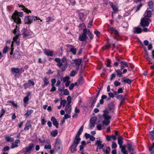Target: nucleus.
<instances>
[{"label":"nucleus","mask_w":154,"mask_h":154,"mask_svg":"<svg viewBox=\"0 0 154 154\" xmlns=\"http://www.w3.org/2000/svg\"><path fill=\"white\" fill-rule=\"evenodd\" d=\"M23 12H18L17 11H16L13 13L12 18L14 20V21L17 24H21V19L18 16L21 17L23 16Z\"/></svg>","instance_id":"1"},{"label":"nucleus","mask_w":154,"mask_h":154,"mask_svg":"<svg viewBox=\"0 0 154 154\" xmlns=\"http://www.w3.org/2000/svg\"><path fill=\"white\" fill-rule=\"evenodd\" d=\"M68 65L67 60L65 57H63L61 60L60 63H57V66L59 67H61L62 66L63 67L61 68V71H64L67 67Z\"/></svg>","instance_id":"2"},{"label":"nucleus","mask_w":154,"mask_h":154,"mask_svg":"<svg viewBox=\"0 0 154 154\" xmlns=\"http://www.w3.org/2000/svg\"><path fill=\"white\" fill-rule=\"evenodd\" d=\"M40 20V21H42V20H41L39 18H38L34 16H26L24 19V21L25 23L28 24H31L33 20L35 21H37V20Z\"/></svg>","instance_id":"3"},{"label":"nucleus","mask_w":154,"mask_h":154,"mask_svg":"<svg viewBox=\"0 0 154 154\" xmlns=\"http://www.w3.org/2000/svg\"><path fill=\"white\" fill-rule=\"evenodd\" d=\"M79 141L77 140L76 139H75L73 141V142L70 146L69 149L70 150V152L73 153L75 151H76L77 150L76 148L79 143Z\"/></svg>","instance_id":"4"},{"label":"nucleus","mask_w":154,"mask_h":154,"mask_svg":"<svg viewBox=\"0 0 154 154\" xmlns=\"http://www.w3.org/2000/svg\"><path fill=\"white\" fill-rule=\"evenodd\" d=\"M150 21L151 20L148 18H143L140 20V25L142 27L148 26Z\"/></svg>","instance_id":"5"},{"label":"nucleus","mask_w":154,"mask_h":154,"mask_svg":"<svg viewBox=\"0 0 154 154\" xmlns=\"http://www.w3.org/2000/svg\"><path fill=\"white\" fill-rule=\"evenodd\" d=\"M34 144L32 143H30L27 147H26L25 150L23 152L24 154H30L32 150L34 149Z\"/></svg>","instance_id":"6"},{"label":"nucleus","mask_w":154,"mask_h":154,"mask_svg":"<svg viewBox=\"0 0 154 154\" xmlns=\"http://www.w3.org/2000/svg\"><path fill=\"white\" fill-rule=\"evenodd\" d=\"M104 118V120L102 122V124L103 125H107L110 122V119H111V116H106L104 115V116H103Z\"/></svg>","instance_id":"7"},{"label":"nucleus","mask_w":154,"mask_h":154,"mask_svg":"<svg viewBox=\"0 0 154 154\" xmlns=\"http://www.w3.org/2000/svg\"><path fill=\"white\" fill-rule=\"evenodd\" d=\"M84 128L83 125H82L80 128L79 130L76 134V135L75 137V139H76L77 141H80L81 138L79 137L80 135L83 131Z\"/></svg>","instance_id":"8"},{"label":"nucleus","mask_w":154,"mask_h":154,"mask_svg":"<svg viewBox=\"0 0 154 154\" xmlns=\"http://www.w3.org/2000/svg\"><path fill=\"white\" fill-rule=\"evenodd\" d=\"M97 117H92L91 119L90 120V124L89 126L90 127V129H92L95 126L96 122L97 120Z\"/></svg>","instance_id":"9"},{"label":"nucleus","mask_w":154,"mask_h":154,"mask_svg":"<svg viewBox=\"0 0 154 154\" xmlns=\"http://www.w3.org/2000/svg\"><path fill=\"white\" fill-rule=\"evenodd\" d=\"M108 110L109 112H113L114 110V105L112 102L109 103L108 104Z\"/></svg>","instance_id":"10"},{"label":"nucleus","mask_w":154,"mask_h":154,"mask_svg":"<svg viewBox=\"0 0 154 154\" xmlns=\"http://www.w3.org/2000/svg\"><path fill=\"white\" fill-rule=\"evenodd\" d=\"M22 34L23 35V38H25L30 35V33L29 31L26 29H24L23 30Z\"/></svg>","instance_id":"11"},{"label":"nucleus","mask_w":154,"mask_h":154,"mask_svg":"<svg viewBox=\"0 0 154 154\" xmlns=\"http://www.w3.org/2000/svg\"><path fill=\"white\" fill-rule=\"evenodd\" d=\"M44 54L47 56H52L53 54V51L45 49L44 50Z\"/></svg>","instance_id":"12"},{"label":"nucleus","mask_w":154,"mask_h":154,"mask_svg":"<svg viewBox=\"0 0 154 154\" xmlns=\"http://www.w3.org/2000/svg\"><path fill=\"white\" fill-rule=\"evenodd\" d=\"M19 36V34H17L16 36L14 37L13 38L14 41L15 42L17 45H19L20 44V39L18 38Z\"/></svg>","instance_id":"13"},{"label":"nucleus","mask_w":154,"mask_h":154,"mask_svg":"<svg viewBox=\"0 0 154 154\" xmlns=\"http://www.w3.org/2000/svg\"><path fill=\"white\" fill-rule=\"evenodd\" d=\"M142 31V29L140 27H135L134 28L133 32L135 33H140Z\"/></svg>","instance_id":"14"},{"label":"nucleus","mask_w":154,"mask_h":154,"mask_svg":"<svg viewBox=\"0 0 154 154\" xmlns=\"http://www.w3.org/2000/svg\"><path fill=\"white\" fill-rule=\"evenodd\" d=\"M30 121L28 120L27 122L26 123L25 125V127L24 128V130L25 131H27L29 129V128L32 126V125L30 124Z\"/></svg>","instance_id":"15"},{"label":"nucleus","mask_w":154,"mask_h":154,"mask_svg":"<svg viewBox=\"0 0 154 154\" xmlns=\"http://www.w3.org/2000/svg\"><path fill=\"white\" fill-rule=\"evenodd\" d=\"M145 14L146 15L144 16L145 17H150L152 14V11L150 10H146L145 11Z\"/></svg>","instance_id":"16"},{"label":"nucleus","mask_w":154,"mask_h":154,"mask_svg":"<svg viewBox=\"0 0 154 154\" xmlns=\"http://www.w3.org/2000/svg\"><path fill=\"white\" fill-rule=\"evenodd\" d=\"M122 81L123 82L127 83L128 84H130L133 82V80L128 78L125 79V78H124L122 79Z\"/></svg>","instance_id":"17"},{"label":"nucleus","mask_w":154,"mask_h":154,"mask_svg":"<svg viewBox=\"0 0 154 154\" xmlns=\"http://www.w3.org/2000/svg\"><path fill=\"white\" fill-rule=\"evenodd\" d=\"M121 69H123L125 67H128V63L126 62L121 61Z\"/></svg>","instance_id":"18"},{"label":"nucleus","mask_w":154,"mask_h":154,"mask_svg":"<svg viewBox=\"0 0 154 154\" xmlns=\"http://www.w3.org/2000/svg\"><path fill=\"white\" fill-rule=\"evenodd\" d=\"M118 143L119 145L120 146V148H121L122 147V144L123 143V138L121 136H119L118 137Z\"/></svg>","instance_id":"19"},{"label":"nucleus","mask_w":154,"mask_h":154,"mask_svg":"<svg viewBox=\"0 0 154 154\" xmlns=\"http://www.w3.org/2000/svg\"><path fill=\"white\" fill-rule=\"evenodd\" d=\"M20 7H22V10H23L25 12H26L27 13H31V11L30 10H28L23 5H20L19 6Z\"/></svg>","instance_id":"20"},{"label":"nucleus","mask_w":154,"mask_h":154,"mask_svg":"<svg viewBox=\"0 0 154 154\" xmlns=\"http://www.w3.org/2000/svg\"><path fill=\"white\" fill-rule=\"evenodd\" d=\"M11 72L15 74H19L20 72V70L18 68H12L11 69Z\"/></svg>","instance_id":"21"},{"label":"nucleus","mask_w":154,"mask_h":154,"mask_svg":"<svg viewBox=\"0 0 154 154\" xmlns=\"http://www.w3.org/2000/svg\"><path fill=\"white\" fill-rule=\"evenodd\" d=\"M147 4L149 8L151 9H152L154 6L153 2L152 0L148 2Z\"/></svg>","instance_id":"22"},{"label":"nucleus","mask_w":154,"mask_h":154,"mask_svg":"<svg viewBox=\"0 0 154 154\" xmlns=\"http://www.w3.org/2000/svg\"><path fill=\"white\" fill-rule=\"evenodd\" d=\"M128 150L129 152H131V151H133V149L132 148V145L131 143H128L127 145Z\"/></svg>","instance_id":"23"},{"label":"nucleus","mask_w":154,"mask_h":154,"mask_svg":"<svg viewBox=\"0 0 154 154\" xmlns=\"http://www.w3.org/2000/svg\"><path fill=\"white\" fill-rule=\"evenodd\" d=\"M19 32V28L16 25L15 28L13 31V32L15 34V36H16L17 34H19V35H20V33Z\"/></svg>","instance_id":"24"},{"label":"nucleus","mask_w":154,"mask_h":154,"mask_svg":"<svg viewBox=\"0 0 154 154\" xmlns=\"http://www.w3.org/2000/svg\"><path fill=\"white\" fill-rule=\"evenodd\" d=\"M115 72L116 73L118 77H122V72L121 71H120V69H115Z\"/></svg>","instance_id":"25"},{"label":"nucleus","mask_w":154,"mask_h":154,"mask_svg":"<svg viewBox=\"0 0 154 154\" xmlns=\"http://www.w3.org/2000/svg\"><path fill=\"white\" fill-rule=\"evenodd\" d=\"M75 64L76 65H78V69L79 67V66L81 65L82 62V60L79 59H77L75 60Z\"/></svg>","instance_id":"26"},{"label":"nucleus","mask_w":154,"mask_h":154,"mask_svg":"<svg viewBox=\"0 0 154 154\" xmlns=\"http://www.w3.org/2000/svg\"><path fill=\"white\" fill-rule=\"evenodd\" d=\"M44 84L46 86H47L49 83V81L48 79H47V77H45L43 79Z\"/></svg>","instance_id":"27"},{"label":"nucleus","mask_w":154,"mask_h":154,"mask_svg":"<svg viewBox=\"0 0 154 154\" xmlns=\"http://www.w3.org/2000/svg\"><path fill=\"white\" fill-rule=\"evenodd\" d=\"M103 151L105 152V154H109L110 152L111 149L109 146H107L106 148V151L104 149H103Z\"/></svg>","instance_id":"28"},{"label":"nucleus","mask_w":154,"mask_h":154,"mask_svg":"<svg viewBox=\"0 0 154 154\" xmlns=\"http://www.w3.org/2000/svg\"><path fill=\"white\" fill-rule=\"evenodd\" d=\"M121 148V152L123 154H128L127 151L125 149V146H123Z\"/></svg>","instance_id":"29"},{"label":"nucleus","mask_w":154,"mask_h":154,"mask_svg":"<svg viewBox=\"0 0 154 154\" xmlns=\"http://www.w3.org/2000/svg\"><path fill=\"white\" fill-rule=\"evenodd\" d=\"M67 106H66L65 107V110L66 112L68 114H69L71 112V107H68Z\"/></svg>","instance_id":"30"},{"label":"nucleus","mask_w":154,"mask_h":154,"mask_svg":"<svg viewBox=\"0 0 154 154\" xmlns=\"http://www.w3.org/2000/svg\"><path fill=\"white\" fill-rule=\"evenodd\" d=\"M86 38L87 37L82 35L79 36V40L81 41H83L86 39Z\"/></svg>","instance_id":"31"},{"label":"nucleus","mask_w":154,"mask_h":154,"mask_svg":"<svg viewBox=\"0 0 154 154\" xmlns=\"http://www.w3.org/2000/svg\"><path fill=\"white\" fill-rule=\"evenodd\" d=\"M33 112V110L32 109H30L29 110H28L26 113L25 114V116L27 117L30 116Z\"/></svg>","instance_id":"32"},{"label":"nucleus","mask_w":154,"mask_h":154,"mask_svg":"<svg viewBox=\"0 0 154 154\" xmlns=\"http://www.w3.org/2000/svg\"><path fill=\"white\" fill-rule=\"evenodd\" d=\"M58 134V131L56 130L54 131H53L51 132V134L53 137H55Z\"/></svg>","instance_id":"33"},{"label":"nucleus","mask_w":154,"mask_h":154,"mask_svg":"<svg viewBox=\"0 0 154 154\" xmlns=\"http://www.w3.org/2000/svg\"><path fill=\"white\" fill-rule=\"evenodd\" d=\"M70 52L72 53L73 54H75L76 52V49L74 48H71L70 49Z\"/></svg>","instance_id":"34"},{"label":"nucleus","mask_w":154,"mask_h":154,"mask_svg":"<svg viewBox=\"0 0 154 154\" xmlns=\"http://www.w3.org/2000/svg\"><path fill=\"white\" fill-rule=\"evenodd\" d=\"M6 139L7 142H12L14 141V139L12 137H6Z\"/></svg>","instance_id":"35"},{"label":"nucleus","mask_w":154,"mask_h":154,"mask_svg":"<svg viewBox=\"0 0 154 154\" xmlns=\"http://www.w3.org/2000/svg\"><path fill=\"white\" fill-rule=\"evenodd\" d=\"M66 103V101L65 100H61V102H60V105L61 106H62V105L63 106V107H64L65 106V104Z\"/></svg>","instance_id":"36"},{"label":"nucleus","mask_w":154,"mask_h":154,"mask_svg":"<svg viewBox=\"0 0 154 154\" xmlns=\"http://www.w3.org/2000/svg\"><path fill=\"white\" fill-rule=\"evenodd\" d=\"M149 134L151 136L150 138L151 139H154V131H151L149 132Z\"/></svg>","instance_id":"37"},{"label":"nucleus","mask_w":154,"mask_h":154,"mask_svg":"<svg viewBox=\"0 0 154 154\" xmlns=\"http://www.w3.org/2000/svg\"><path fill=\"white\" fill-rule=\"evenodd\" d=\"M97 100V99L96 98H94L92 100L91 104L90 107H93L94 106V104L96 103Z\"/></svg>","instance_id":"38"},{"label":"nucleus","mask_w":154,"mask_h":154,"mask_svg":"<svg viewBox=\"0 0 154 154\" xmlns=\"http://www.w3.org/2000/svg\"><path fill=\"white\" fill-rule=\"evenodd\" d=\"M83 78L82 76H81L80 77V78L78 80V82L80 84H81L83 83Z\"/></svg>","instance_id":"39"},{"label":"nucleus","mask_w":154,"mask_h":154,"mask_svg":"<svg viewBox=\"0 0 154 154\" xmlns=\"http://www.w3.org/2000/svg\"><path fill=\"white\" fill-rule=\"evenodd\" d=\"M88 35L90 39H92L93 38V35L91 33L89 29H88Z\"/></svg>","instance_id":"40"},{"label":"nucleus","mask_w":154,"mask_h":154,"mask_svg":"<svg viewBox=\"0 0 154 154\" xmlns=\"http://www.w3.org/2000/svg\"><path fill=\"white\" fill-rule=\"evenodd\" d=\"M88 33V30L87 29H85L83 30V33L82 34V35H84L86 37H87V34Z\"/></svg>","instance_id":"41"},{"label":"nucleus","mask_w":154,"mask_h":154,"mask_svg":"<svg viewBox=\"0 0 154 154\" xmlns=\"http://www.w3.org/2000/svg\"><path fill=\"white\" fill-rule=\"evenodd\" d=\"M145 57H146V58L149 61H150L149 60L150 59V58L149 57V56L148 54V52H147V51L146 50H145Z\"/></svg>","instance_id":"42"},{"label":"nucleus","mask_w":154,"mask_h":154,"mask_svg":"<svg viewBox=\"0 0 154 154\" xmlns=\"http://www.w3.org/2000/svg\"><path fill=\"white\" fill-rule=\"evenodd\" d=\"M77 73V72H76L75 71L73 70L71 72V73L70 74V76L71 77L74 76Z\"/></svg>","instance_id":"43"},{"label":"nucleus","mask_w":154,"mask_h":154,"mask_svg":"<svg viewBox=\"0 0 154 154\" xmlns=\"http://www.w3.org/2000/svg\"><path fill=\"white\" fill-rule=\"evenodd\" d=\"M10 149V147L9 146H6L3 148L2 151L4 152H5L9 150Z\"/></svg>","instance_id":"44"},{"label":"nucleus","mask_w":154,"mask_h":154,"mask_svg":"<svg viewBox=\"0 0 154 154\" xmlns=\"http://www.w3.org/2000/svg\"><path fill=\"white\" fill-rule=\"evenodd\" d=\"M143 5L142 4L140 3L138 5L136 8V9L135 11V12H137L138 11H139L140 8Z\"/></svg>","instance_id":"45"},{"label":"nucleus","mask_w":154,"mask_h":154,"mask_svg":"<svg viewBox=\"0 0 154 154\" xmlns=\"http://www.w3.org/2000/svg\"><path fill=\"white\" fill-rule=\"evenodd\" d=\"M114 12H117L118 11V7L116 5H114L113 7L112 8Z\"/></svg>","instance_id":"46"},{"label":"nucleus","mask_w":154,"mask_h":154,"mask_svg":"<svg viewBox=\"0 0 154 154\" xmlns=\"http://www.w3.org/2000/svg\"><path fill=\"white\" fill-rule=\"evenodd\" d=\"M103 112L104 113L103 115V116H104V115H105L106 116H109V115H108V114L110 112H109L108 109L103 111Z\"/></svg>","instance_id":"47"},{"label":"nucleus","mask_w":154,"mask_h":154,"mask_svg":"<svg viewBox=\"0 0 154 154\" xmlns=\"http://www.w3.org/2000/svg\"><path fill=\"white\" fill-rule=\"evenodd\" d=\"M69 91L67 89H65L63 90V94L64 95H69Z\"/></svg>","instance_id":"48"},{"label":"nucleus","mask_w":154,"mask_h":154,"mask_svg":"<svg viewBox=\"0 0 154 154\" xmlns=\"http://www.w3.org/2000/svg\"><path fill=\"white\" fill-rule=\"evenodd\" d=\"M69 78L68 76H66L63 78V82H65L69 81Z\"/></svg>","instance_id":"49"},{"label":"nucleus","mask_w":154,"mask_h":154,"mask_svg":"<svg viewBox=\"0 0 154 154\" xmlns=\"http://www.w3.org/2000/svg\"><path fill=\"white\" fill-rule=\"evenodd\" d=\"M107 64H106V66L111 67L112 66L110 65L111 64V60L107 59Z\"/></svg>","instance_id":"50"},{"label":"nucleus","mask_w":154,"mask_h":154,"mask_svg":"<svg viewBox=\"0 0 154 154\" xmlns=\"http://www.w3.org/2000/svg\"><path fill=\"white\" fill-rule=\"evenodd\" d=\"M53 124L56 127V128H58L59 123L57 121V120L54 121V122L53 123Z\"/></svg>","instance_id":"51"},{"label":"nucleus","mask_w":154,"mask_h":154,"mask_svg":"<svg viewBox=\"0 0 154 154\" xmlns=\"http://www.w3.org/2000/svg\"><path fill=\"white\" fill-rule=\"evenodd\" d=\"M53 20V18H52L50 17H49L46 19V22L48 23L51 22H52Z\"/></svg>","instance_id":"52"},{"label":"nucleus","mask_w":154,"mask_h":154,"mask_svg":"<svg viewBox=\"0 0 154 154\" xmlns=\"http://www.w3.org/2000/svg\"><path fill=\"white\" fill-rule=\"evenodd\" d=\"M23 86L24 87V88L25 89L27 88H29L30 86V85L29 82L28 83H24L23 85Z\"/></svg>","instance_id":"53"},{"label":"nucleus","mask_w":154,"mask_h":154,"mask_svg":"<svg viewBox=\"0 0 154 154\" xmlns=\"http://www.w3.org/2000/svg\"><path fill=\"white\" fill-rule=\"evenodd\" d=\"M9 102L11 103L13 106L15 107H17V105L16 103H15L14 101L13 100H11L9 101Z\"/></svg>","instance_id":"54"},{"label":"nucleus","mask_w":154,"mask_h":154,"mask_svg":"<svg viewBox=\"0 0 154 154\" xmlns=\"http://www.w3.org/2000/svg\"><path fill=\"white\" fill-rule=\"evenodd\" d=\"M51 86H53V85H54V84L56 83V81L55 79H53L51 80Z\"/></svg>","instance_id":"55"},{"label":"nucleus","mask_w":154,"mask_h":154,"mask_svg":"<svg viewBox=\"0 0 154 154\" xmlns=\"http://www.w3.org/2000/svg\"><path fill=\"white\" fill-rule=\"evenodd\" d=\"M117 147V145L116 143L114 142H112V149H115Z\"/></svg>","instance_id":"56"},{"label":"nucleus","mask_w":154,"mask_h":154,"mask_svg":"<svg viewBox=\"0 0 154 154\" xmlns=\"http://www.w3.org/2000/svg\"><path fill=\"white\" fill-rule=\"evenodd\" d=\"M8 49H9V48L7 46L5 47L4 48L3 50V53H6L8 51Z\"/></svg>","instance_id":"57"},{"label":"nucleus","mask_w":154,"mask_h":154,"mask_svg":"<svg viewBox=\"0 0 154 154\" xmlns=\"http://www.w3.org/2000/svg\"><path fill=\"white\" fill-rule=\"evenodd\" d=\"M18 146V145L17 144L15 143H13L12 144L11 146V148L12 149L14 148L15 147H17Z\"/></svg>","instance_id":"58"},{"label":"nucleus","mask_w":154,"mask_h":154,"mask_svg":"<svg viewBox=\"0 0 154 154\" xmlns=\"http://www.w3.org/2000/svg\"><path fill=\"white\" fill-rule=\"evenodd\" d=\"M116 97L119 100H120L122 98H123V96L122 94L118 95L116 96Z\"/></svg>","instance_id":"59"},{"label":"nucleus","mask_w":154,"mask_h":154,"mask_svg":"<svg viewBox=\"0 0 154 154\" xmlns=\"http://www.w3.org/2000/svg\"><path fill=\"white\" fill-rule=\"evenodd\" d=\"M114 85L116 86L117 87L120 85H121V83L117 81H116L114 82Z\"/></svg>","instance_id":"60"},{"label":"nucleus","mask_w":154,"mask_h":154,"mask_svg":"<svg viewBox=\"0 0 154 154\" xmlns=\"http://www.w3.org/2000/svg\"><path fill=\"white\" fill-rule=\"evenodd\" d=\"M71 118V116L65 114L64 116V119H66L68 118Z\"/></svg>","instance_id":"61"},{"label":"nucleus","mask_w":154,"mask_h":154,"mask_svg":"<svg viewBox=\"0 0 154 154\" xmlns=\"http://www.w3.org/2000/svg\"><path fill=\"white\" fill-rule=\"evenodd\" d=\"M67 100L68 102H69V103H71V97L70 96H69L67 98Z\"/></svg>","instance_id":"62"},{"label":"nucleus","mask_w":154,"mask_h":154,"mask_svg":"<svg viewBox=\"0 0 154 154\" xmlns=\"http://www.w3.org/2000/svg\"><path fill=\"white\" fill-rule=\"evenodd\" d=\"M52 88L51 89L50 91L51 92H54L56 91V88L54 86V85H53V86H51Z\"/></svg>","instance_id":"63"},{"label":"nucleus","mask_w":154,"mask_h":154,"mask_svg":"<svg viewBox=\"0 0 154 154\" xmlns=\"http://www.w3.org/2000/svg\"><path fill=\"white\" fill-rule=\"evenodd\" d=\"M29 100V97H26L23 99V101L25 103H26Z\"/></svg>","instance_id":"64"}]
</instances>
